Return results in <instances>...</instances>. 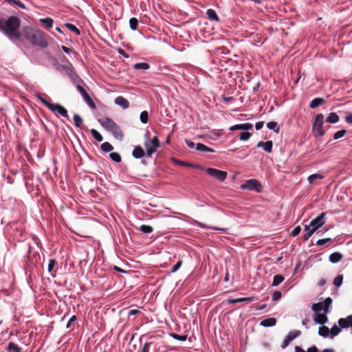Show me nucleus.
<instances>
[{"mask_svg": "<svg viewBox=\"0 0 352 352\" xmlns=\"http://www.w3.org/2000/svg\"><path fill=\"white\" fill-rule=\"evenodd\" d=\"M21 19L16 16H10L8 19L0 20V31L11 41H18L22 36L20 31Z\"/></svg>", "mask_w": 352, "mask_h": 352, "instance_id": "obj_1", "label": "nucleus"}, {"mask_svg": "<svg viewBox=\"0 0 352 352\" xmlns=\"http://www.w3.org/2000/svg\"><path fill=\"white\" fill-rule=\"evenodd\" d=\"M23 36L32 45L45 48L48 46V41L45 32L32 27H25L22 31Z\"/></svg>", "mask_w": 352, "mask_h": 352, "instance_id": "obj_2", "label": "nucleus"}, {"mask_svg": "<svg viewBox=\"0 0 352 352\" xmlns=\"http://www.w3.org/2000/svg\"><path fill=\"white\" fill-rule=\"evenodd\" d=\"M98 122L105 129L111 132L116 139L122 140L123 138L124 135L121 128L111 118H102L98 119Z\"/></svg>", "mask_w": 352, "mask_h": 352, "instance_id": "obj_3", "label": "nucleus"}, {"mask_svg": "<svg viewBox=\"0 0 352 352\" xmlns=\"http://www.w3.org/2000/svg\"><path fill=\"white\" fill-rule=\"evenodd\" d=\"M324 115L318 113L313 120L312 131L315 137L323 136L325 133L323 129Z\"/></svg>", "mask_w": 352, "mask_h": 352, "instance_id": "obj_4", "label": "nucleus"}, {"mask_svg": "<svg viewBox=\"0 0 352 352\" xmlns=\"http://www.w3.org/2000/svg\"><path fill=\"white\" fill-rule=\"evenodd\" d=\"M144 145L146 151V157H151L157 151V148L160 147V140L157 136H154L152 140L145 141Z\"/></svg>", "mask_w": 352, "mask_h": 352, "instance_id": "obj_5", "label": "nucleus"}, {"mask_svg": "<svg viewBox=\"0 0 352 352\" xmlns=\"http://www.w3.org/2000/svg\"><path fill=\"white\" fill-rule=\"evenodd\" d=\"M241 188L242 189H246L249 190H255L258 192H260L262 190V186L261 183L254 179L247 180L241 186Z\"/></svg>", "mask_w": 352, "mask_h": 352, "instance_id": "obj_6", "label": "nucleus"}, {"mask_svg": "<svg viewBox=\"0 0 352 352\" xmlns=\"http://www.w3.org/2000/svg\"><path fill=\"white\" fill-rule=\"evenodd\" d=\"M206 173L211 177L215 179L223 182L227 178V172L218 170L214 168H208L206 170Z\"/></svg>", "mask_w": 352, "mask_h": 352, "instance_id": "obj_7", "label": "nucleus"}, {"mask_svg": "<svg viewBox=\"0 0 352 352\" xmlns=\"http://www.w3.org/2000/svg\"><path fill=\"white\" fill-rule=\"evenodd\" d=\"M325 212H322L317 217L311 220L310 222V226H311V229L314 231H316L318 229L321 228L325 223Z\"/></svg>", "mask_w": 352, "mask_h": 352, "instance_id": "obj_8", "label": "nucleus"}, {"mask_svg": "<svg viewBox=\"0 0 352 352\" xmlns=\"http://www.w3.org/2000/svg\"><path fill=\"white\" fill-rule=\"evenodd\" d=\"M76 88L78 91L80 93L82 98L85 100V102L87 103V104L91 108V109H96V104L89 96V95L87 93L86 90L80 85H78L76 86Z\"/></svg>", "mask_w": 352, "mask_h": 352, "instance_id": "obj_9", "label": "nucleus"}, {"mask_svg": "<svg viewBox=\"0 0 352 352\" xmlns=\"http://www.w3.org/2000/svg\"><path fill=\"white\" fill-rule=\"evenodd\" d=\"M301 334V331L299 330H294L289 331L288 335L286 336L285 339L283 341V344L282 345L283 348H285L289 345L290 342L294 340L296 338L299 336Z\"/></svg>", "mask_w": 352, "mask_h": 352, "instance_id": "obj_10", "label": "nucleus"}, {"mask_svg": "<svg viewBox=\"0 0 352 352\" xmlns=\"http://www.w3.org/2000/svg\"><path fill=\"white\" fill-rule=\"evenodd\" d=\"M49 105L50 106V109L51 111H52L53 112L57 111L63 117H64L65 118H69L67 109L65 107H63V106H61L60 104H49Z\"/></svg>", "mask_w": 352, "mask_h": 352, "instance_id": "obj_11", "label": "nucleus"}, {"mask_svg": "<svg viewBox=\"0 0 352 352\" xmlns=\"http://www.w3.org/2000/svg\"><path fill=\"white\" fill-rule=\"evenodd\" d=\"M338 322L340 328H352V315L348 316L346 318H340Z\"/></svg>", "mask_w": 352, "mask_h": 352, "instance_id": "obj_12", "label": "nucleus"}, {"mask_svg": "<svg viewBox=\"0 0 352 352\" xmlns=\"http://www.w3.org/2000/svg\"><path fill=\"white\" fill-rule=\"evenodd\" d=\"M257 147H263V148L267 151V153H272V146L273 143L271 140L267 141L265 142L263 141H260L257 143Z\"/></svg>", "mask_w": 352, "mask_h": 352, "instance_id": "obj_13", "label": "nucleus"}, {"mask_svg": "<svg viewBox=\"0 0 352 352\" xmlns=\"http://www.w3.org/2000/svg\"><path fill=\"white\" fill-rule=\"evenodd\" d=\"M115 103L124 109L129 108V101L121 96L116 98Z\"/></svg>", "mask_w": 352, "mask_h": 352, "instance_id": "obj_14", "label": "nucleus"}, {"mask_svg": "<svg viewBox=\"0 0 352 352\" xmlns=\"http://www.w3.org/2000/svg\"><path fill=\"white\" fill-rule=\"evenodd\" d=\"M253 127L252 124L251 123H244V124H236L230 128V131H235V130H249L252 129Z\"/></svg>", "mask_w": 352, "mask_h": 352, "instance_id": "obj_15", "label": "nucleus"}, {"mask_svg": "<svg viewBox=\"0 0 352 352\" xmlns=\"http://www.w3.org/2000/svg\"><path fill=\"white\" fill-rule=\"evenodd\" d=\"M314 319L316 323L322 324V325L324 324H325L328 320L327 314H325L324 312V314H319V313L316 314Z\"/></svg>", "mask_w": 352, "mask_h": 352, "instance_id": "obj_16", "label": "nucleus"}, {"mask_svg": "<svg viewBox=\"0 0 352 352\" xmlns=\"http://www.w3.org/2000/svg\"><path fill=\"white\" fill-rule=\"evenodd\" d=\"M254 298V296L247 297V298H234V299L229 298L228 300V303L234 304V303L243 302H250L253 301Z\"/></svg>", "mask_w": 352, "mask_h": 352, "instance_id": "obj_17", "label": "nucleus"}, {"mask_svg": "<svg viewBox=\"0 0 352 352\" xmlns=\"http://www.w3.org/2000/svg\"><path fill=\"white\" fill-rule=\"evenodd\" d=\"M132 155L135 158L140 159L146 154L144 149L140 146H136L133 151Z\"/></svg>", "mask_w": 352, "mask_h": 352, "instance_id": "obj_18", "label": "nucleus"}, {"mask_svg": "<svg viewBox=\"0 0 352 352\" xmlns=\"http://www.w3.org/2000/svg\"><path fill=\"white\" fill-rule=\"evenodd\" d=\"M206 15L209 20L219 22L220 19L217 12L213 9H208L206 11Z\"/></svg>", "mask_w": 352, "mask_h": 352, "instance_id": "obj_19", "label": "nucleus"}, {"mask_svg": "<svg viewBox=\"0 0 352 352\" xmlns=\"http://www.w3.org/2000/svg\"><path fill=\"white\" fill-rule=\"evenodd\" d=\"M325 100L322 98H316L310 102L309 107L311 109H316L320 105L323 104Z\"/></svg>", "mask_w": 352, "mask_h": 352, "instance_id": "obj_20", "label": "nucleus"}, {"mask_svg": "<svg viewBox=\"0 0 352 352\" xmlns=\"http://www.w3.org/2000/svg\"><path fill=\"white\" fill-rule=\"evenodd\" d=\"M276 318H269L263 320L261 322L260 324L261 326L268 327L274 326L276 324Z\"/></svg>", "mask_w": 352, "mask_h": 352, "instance_id": "obj_21", "label": "nucleus"}, {"mask_svg": "<svg viewBox=\"0 0 352 352\" xmlns=\"http://www.w3.org/2000/svg\"><path fill=\"white\" fill-rule=\"evenodd\" d=\"M195 224L197 226L202 228H208V229H211V230H221L223 232H226L228 230L227 228H217V227L209 226H207V225H206L203 223L199 222V221H196Z\"/></svg>", "mask_w": 352, "mask_h": 352, "instance_id": "obj_22", "label": "nucleus"}, {"mask_svg": "<svg viewBox=\"0 0 352 352\" xmlns=\"http://www.w3.org/2000/svg\"><path fill=\"white\" fill-rule=\"evenodd\" d=\"M40 23L43 25L46 28L50 29L52 28L54 21L52 18L47 17L45 19H39Z\"/></svg>", "mask_w": 352, "mask_h": 352, "instance_id": "obj_23", "label": "nucleus"}, {"mask_svg": "<svg viewBox=\"0 0 352 352\" xmlns=\"http://www.w3.org/2000/svg\"><path fill=\"white\" fill-rule=\"evenodd\" d=\"M196 150L201 151V152H210L214 153V150L212 148L208 147L207 146L201 144L197 143L195 146Z\"/></svg>", "mask_w": 352, "mask_h": 352, "instance_id": "obj_24", "label": "nucleus"}, {"mask_svg": "<svg viewBox=\"0 0 352 352\" xmlns=\"http://www.w3.org/2000/svg\"><path fill=\"white\" fill-rule=\"evenodd\" d=\"M340 118L336 113L331 112L327 116L326 121L329 123L335 124L339 121Z\"/></svg>", "mask_w": 352, "mask_h": 352, "instance_id": "obj_25", "label": "nucleus"}, {"mask_svg": "<svg viewBox=\"0 0 352 352\" xmlns=\"http://www.w3.org/2000/svg\"><path fill=\"white\" fill-rule=\"evenodd\" d=\"M342 257L343 256L342 254L339 252H334L329 256V261L333 263H336L340 261Z\"/></svg>", "mask_w": 352, "mask_h": 352, "instance_id": "obj_26", "label": "nucleus"}, {"mask_svg": "<svg viewBox=\"0 0 352 352\" xmlns=\"http://www.w3.org/2000/svg\"><path fill=\"white\" fill-rule=\"evenodd\" d=\"M21 349L14 342H9L7 346L8 352H21Z\"/></svg>", "mask_w": 352, "mask_h": 352, "instance_id": "obj_27", "label": "nucleus"}, {"mask_svg": "<svg viewBox=\"0 0 352 352\" xmlns=\"http://www.w3.org/2000/svg\"><path fill=\"white\" fill-rule=\"evenodd\" d=\"M329 333L330 329L327 327L322 325V327H319L318 334L320 336L327 338L329 336Z\"/></svg>", "mask_w": 352, "mask_h": 352, "instance_id": "obj_28", "label": "nucleus"}, {"mask_svg": "<svg viewBox=\"0 0 352 352\" xmlns=\"http://www.w3.org/2000/svg\"><path fill=\"white\" fill-rule=\"evenodd\" d=\"M267 127L269 129L273 130L276 133L279 132V126L278 125V123L275 121H271L267 123Z\"/></svg>", "mask_w": 352, "mask_h": 352, "instance_id": "obj_29", "label": "nucleus"}, {"mask_svg": "<svg viewBox=\"0 0 352 352\" xmlns=\"http://www.w3.org/2000/svg\"><path fill=\"white\" fill-rule=\"evenodd\" d=\"M323 303V311L327 314L329 311V307L332 303V299L330 297L327 298Z\"/></svg>", "mask_w": 352, "mask_h": 352, "instance_id": "obj_30", "label": "nucleus"}, {"mask_svg": "<svg viewBox=\"0 0 352 352\" xmlns=\"http://www.w3.org/2000/svg\"><path fill=\"white\" fill-rule=\"evenodd\" d=\"M284 279H285V278L283 275H280V274L275 275L273 278L272 286H278L279 284H280L284 280Z\"/></svg>", "mask_w": 352, "mask_h": 352, "instance_id": "obj_31", "label": "nucleus"}, {"mask_svg": "<svg viewBox=\"0 0 352 352\" xmlns=\"http://www.w3.org/2000/svg\"><path fill=\"white\" fill-rule=\"evenodd\" d=\"M323 175L319 173H316L311 175L308 177V181L310 184H314L318 179H322L323 178Z\"/></svg>", "mask_w": 352, "mask_h": 352, "instance_id": "obj_32", "label": "nucleus"}, {"mask_svg": "<svg viewBox=\"0 0 352 352\" xmlns=\"http://www.w3.org/2000/svg\"><path fill=\"white\" fill-rule=\"evenodd\" d=\"M133 68L135 69H143L146 70L150 68L149 64L146 63H138L134 65Z\"/></svg>", "mask_w": 352, "mask_h": 352, "instance_id": "obj_33", "label": "nucleus"}, {"mask_svg": "<svg viewBox=\"0 0 352 352\" xmlns=\"http://www.w3.org/2000/svg\"><path fill=\"white\" fill-rule=\"evenodd\" d=\"M173 160H174L175 164L181 165V166H189V167H195L197 168H199L201 170H203V168L201 167L200 166H198V165L195 166V165H193V164H188V163H186L185 162L180 161V160H175V159H174Z\"/></svg>", "mask_w": 352, "mask_h": 352, "instance_id": "obj_34", "label": "nucleus"}, {"mask_svg": "<svg viewBox=\"0 0 352 352\" xmlns=\"http://www.w3.org/2000/svg\"><path fill=\"white\" fill-rule=\"evenodd\" d=\"M74 122L76 127L80 128L82 126L83 120L78 114H75L74 116Z\"/></svg>", "mask_w": 352, "mask_h": 352, "instance_id": "obj_35", "label": "nucleus"}, {"mask_svg": "<svg viewBox=\"0 0 352 352\" xmlns=\"http://www.w3.org/2000/svg\"><path fill=\"white\" fill-rule=\"evenodd\" d=\"M67 28H68L70 31L74 32L77 35L80 34V32L78 28H77L72 23H65L64 25Z\"/></svg>", "mask_w": 352, "mask_h": 352, "instance_id": "obj_36", "label": "nucleus"}, {"mask_svg": "<svg viewBox=\"0 0 352 352\" xmlns=\"http://www.w3.org/2000/svg\"><path fill=\"white\" fill-rule=\"evenodd\" d=\"M91 133L92 135V136L94 137V138L97 140L98 142H102V140H103V138L102 136V135L98 131H96V129H91Z\"/></svg>", "mask_w": 352, "mask_h": 352, "instance_id": "obj_37", "label": "nucleus"}, {"mask_svg": "<svg viewBox=\"0 0 352 352\" xmlns=\"http://www.w3.org/2000/svg\"><path fill=\"white\" fill-rule=\"evenodd\" d=\"M101 149L104 152H109L113 149V146L109 142H104L100 146Z\"/></svg>", "mask_w": 352, "mask_h": 352, "instance_id": "obj_38", "label": "nucleus"}, {"mask_svg": "<svg viewBox=\"0 0 352 352\" xmlns=\"http://www.w3.org/2000/svg\"><path fill=\"white\" fill-rule=\"evenodd\" d=\"M139 230L145 234H149L153 230V228L148 225H142L140 226Z\"/></svg>", "mask_w": 352, "mask_h": 352, "instance_id": "obj_39", "label": "nucleus"}, {"mask_svg": "<svg viewBox=\"0 0 352 352\" xmlns=\"http://www.w3.org/2000/svg\"><path fill=\"white\" fill-rule=\"evenodd\" d=\"M139 21L136 18H131L129 20L130 28L132 30H136L138 29Z\"/></svg>", "mask_w": 352, "mask_h": 352, "instance_id": "obj_40", "label": "nucleus"}, {"mask_svg": "<svg viewBox=\"0 0 352 352\" xmlns=\"http://www.w3.org/2000/svg\"><path fill=\"white\" fill-rule=\"evenodd\" d=\"M341 329L340 327H338L337 325H334L331 329H330V336L331 338L337 336L340 332Z\"/></svg>", "mask_w": 352, "mask_h": 352, "instance_id": "obj_41", "label": "nucleus"}, {"mask_svg": "<svg viewBox=\"0 0 352 352\" xmlns=\"http://www.w3.org/2000/svg\"><path fill=\"white\" fill-rule=\"evenodd\" d=\"M140 120L142 123L144 124H146L148 122V112L146 111H143L141 113H140Z\"/></svg>", "mask_w": 352, "mask_h": 352, "instance_id": "obj_42", "label": "nucleus"}, {"mask_svg": "<svg viewBox=\"0 0 352 352\" xmlns=\"http://www.w3.org/2000/svg\"><path fill=\"white\" fill-rule=\"evenodd\" d=\"M170 336L177 340H179V341H182V342L186 341L187 339L186 335H178V334L173 333H170Z\"/></svg>", "mask_w": 352, "mask_h": 352, "instance_id": "obj_43", "label": "nucleus"}, {"mask_svg": "<svg viewBox=\"0 0 352 352\" xmlns=\"http://www.w3.org/2000/svg\"><path fill=\"white\" fill-rule=\"evenodd\" d=\"M5 1L10 4H14L22 9H25V6L20 1H17V0H5Z\"/></svg>", "mask_w": 352, "mask_h": 352, "instance_id": "obj_44", "label": "nucleus"}, {"mask_svg": "<svg viewBox=\"0 0 352 352\" xmlns=\"http://www.w3.org/2000/svg\"><path fill=\"white\" fill-rule=\"evenodd\" d=\"M312 310L315 312H319L323 310V303L322 302H318L315 303L312 305Z\"/></svg>", "mask_w": 352, "mask_h": 352, "instance_id": "obj_45", "label": "nucleus"}, {"mask_svg": "<svg viewBox=\"0 0 352 352\" xmlns=\"http://www.w3.org/2000/svg\"><path fill=\"white\" fill-rule=\"evenodd\" d=\"M109 156L111 159L116 162H121V156L118 153H110Z\"/></svg>", "mask_w": 352, "mask_h": 352, "instance_id": "obj_46", "label": "nucleus"}, {"mask_svg": "<svg viewBox=\"0 0 352 352\" xmlns=\"http://www.w3.org/2000/svg\"><path fill=\"white\" fill-rule=\"evenodd\" d=\"M343 280V276L342 275H338L333 280V284L336 287H340L342 283Z\"/></svg>", "mask_w": 352, "mask_h": 352, "instance_id": "obj_47", "label": "nucleus"}, {"mask_svg": "<svg viewBox=\"0 0 352 352\" xmlns=\"http://www.w3.org/2000/svg\"><path fill=\"white\" fill-rule=\"evenodd\" d=\"M57 265V261L55 259H51L50 260L48 266H47V270L49 272H51L53 271L54 267Z\"/></svg>", "mask_w": 352, "mask_h": 352, "instance_id": "obj_48", "label": "nucleus"}, {"mask_svg": "<svg viewBox=\"0 0 352 352\" xmlns=\"http://www.w3.org/2000/svg\"><path fill=\"white\" fill-rule=\"evenodd\" d=\"M345 133H346V130H344V129L338 131L334 133L333 138H334V140H338L339 138H341L345 135Z\"/></svg>", "mask_w": 352, "mask_h": 352, "instance_id": "obj_49", "label": "nucleus"}, {"mask_svg": "<svg viewBox=\"0 0 352 352\" xmlns=\"http://www.w3.org/2000/svg\"><path fill=\"white\" fill-rule=\"evenodd\" d=\"M251 136V133L247 131L241 132L239 135L241 140H248Z\"/></svg>", "mask_w": 352, "mask_h": 352, "instance_id": "obj_50", "label": "nucleus"}, {"mask_svg": "<svg viewBox=\"0 0 352 352\" xmlns=\"http://www.w3.org/2000/svg\"><path fill=\"white\" fill-rule=\"evenodd\" d=\"M183 262L182 260H179L177 261V263L172 267L171 272L175 273L182 266Z\"/></svg>", "mask_w": 352, "mask_h": 352, "instance_id": "obj_51", "label": "nucleus"}, {"mask_svg": "<svg viewBox=\"0 0 352 352\" xmlns=\"http://www.w3.org/2000/svg\"><path fill=\"white\" fill-rule=\"evenodd\" d=\"M281 292L279 291H276L274 292L272 295V300L276 301L278 300L281 298Z\"/></svg>", "mask_w": 352, "mask_h": 352, "instance_id": "obj_52", "label": "nucleus"}, {"mask_svg": "<svg viewBox=\"0 0 352 352\" xmlns=\"http://www.w3.org/2000/svg\"><path fill=\"white\" fill-rule=\"evenodd\" d=\"M300 230H301L300 226H298L293 229V230L291 232V235L293 236H296L300 232Z\"/></svg>", "mask_w": 352, "mask_h": 352, "instance_id": "obj_53", "label": "nucleus"}, {"mask_svg": "<svg viewBox=\"0 0 352 352\" xmlns=\"http://www.w3.org/2000/svg\"><path fill=\"white\" fill-rule=\"evenodd\" d=\"M38 98L40 100V101L45 105L46 106L48 109L50 108V106L49 104H52L53 103H51L50 102H48L47 100H46L45 99H44L43 98H42L41 96H38Z\"/></svg>", "mask_w": 352, "mask_h": 352, "instance_id": "obj_54", "label": "nucleus"}, {"mask_svg": "<svg viewBox=\"0 0 352 352\" xmlns=\"http://www.w3.org/2000/svg\"><path fill=\"white\" fill-rule=\"evenodd\" d=\"M152 344V342H148L144 343L140 352H149V347Z\"/></svg>", "mask_w": 352, "mask_h": 352, "instance_id": "obj_55", "label": "nucleus"}, {"mask_svg": "<svg viewBox=\"0 0 352 352\" xmlns=\"http://www.w3.org/2000/svg\"><path fill=\"white\" fill-rule=\"evenodd\" d=\"M315 232L313 229L309 230L303 236L304 240L307 241Z\"/></svg>", "mask_w": 352, "mask_h": 352, "instance_id": "obj_56", "label": "nucleus"}, {"mask_svg": "<svg viewBox=\"0 0 352 352\" xmlns=\"http://www.w3.org/2000/svg\"><path fill=\"white\" fill-rule=\"evenodd\" d=\"M331 241V238L322 239L317 241L316 244L318 245H322L325 244L327 242Z\"/></svg>", "mask_w": 352, "mask_h": 352, "instance_id": "obj_57", "label": "nucleus"}, {"mask_svg": "<svg viewBox=\"0 0 352 352\" xmlns=\"http://www.w3.org/2000/svg\"><path fill=\"white\" fill-rule=\"evenodd\" d=\"M186 142L187 146L190 148H195L196 144H197L190 140H186Z\"/></svg>", "mask_w": 352, "mask_h": 352, "instance_id": "obj_58", "label": "nucleus"}, {"mask_svg": "<svg viewBox=\"0 0 352 352\" xmlns=\"http://www.w3.org/2000/svg\"><path fill=\"white\" fill-rule=\"evenodd\" d=\"M263 122H257L255 124V128L256 130H260L263 126Z\"/></svg>", "mask_w": 352, "mask_h": 352, "instance_id": "obj_59", "label": "nucleus"}, {"mask_svg": "<svg viewBox=\"0 0 352 352\" xmlns=\"http://www.w3.org/2000/svg\"><path fill=\"white\" fill-rule=\"evenodd\" d=\"M139 313H140V311L138 309H131L129 312V316H135Z\"/></svg>", "mask_w": 352, "mask_h": 352, "instance_id": "obj_60", "label": "nucleus"}, {"mask_svg": "<svg viewBox=\"0 0 352 352\" xmlns=\"http://www.w3.org/2000/svg\"><path fill=\"white\" fill-rule=\"evenodd\" d=\"M76 320V316H73L70 318L69 320L67 322V327H69L71 324Z\"/></svg>", "mask_w": 352, "mask_h": 352, "instance_id": "obj_61", "label": "nucleus"}, {"mask_svg": "<svg viewBox=\"0 0 352 352\" xmlns=\"http://www.w3.org/2000/svg\"><path fill=\"white\" fill-rule=\"evenodd\" d=\"M61 48L67 54H69V53L72 52V50L66 46L63 45L61 47Z\"/></svg>", "mask_w": 352, "mask_h": 352, "instance_id": "obj_62", "label": "nucleus"}, {"mask_svg": "<svg viewBox=\"0 0 352 352\" xmlns=\"http://www.w3.org/2000/svg\"><path fill=\"white\" fill-rule=\"evenodd\" d=\"M345 120L347 123L352 124V113L349 114L345 118Z\"/></svg>", "mask_w": 352, "mask_h": 352, "instance_id": "obj_63", "label": "nucleus"}, {"mask_svg": "<svg viewBox=\"0 0 352 352\" xmlns=\"http://www.w3.org/2000/svg\"><path fill=\"white\" fill-rule=\"evenodd\" d=\"M307 352H318V350L316 346H313L307 349Z\"/></svg>", "mask_w": 352, "mask_h": 352, "instance_id": "obj_64", "label": "nucleus"}]
</instances>
